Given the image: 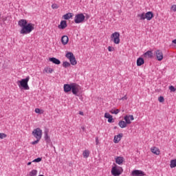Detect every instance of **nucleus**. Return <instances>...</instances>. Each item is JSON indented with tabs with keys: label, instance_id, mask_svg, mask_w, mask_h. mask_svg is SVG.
<instances>
[{
	"label": "nucleus",
	"instance_id": "a211bd4d",
	"mask_svg": "<svg viewBox=\"0 0 176 176\" xmlns=\"http://www.w3.org/2000/svg\"><path fill=\"white\" fill-rule=\"evenodd\" d=\"M50 61H51V63H53V64H56V65H60V64H61V61L54 57L50 58Z\"/></svg>",
	"mask_w": 176,
	"mask_h": 176
},
{
	"label": "nucleus",
	"instance_id": "f03ea898",
	"mask_svg": "<svg viewBox=\"0 0 176 176\" xmlns=\"http://www.w3.org/2000/svg\"><path fill=\"white\" fill-rule=\"evenodd\" d=\"M28 82H30V76H27L25 78H23L21 80H18L16 83L19 89H23L24 90H30Z\"/></svg>",
	"mask_w": 176,
	"mask_h": 176
},
{
	"label": "nucleus",
	"instance_id": "a19ab883",
	"mask_svg": "<svg viewBox=\"0 0 176 176\" xmlns=\"http://www.w3.org/2000/svg\"><path fill=\"white\" fill-rule=\"evenodd\" d=\"M171 10H173V12H176V5H173L171 6Z\"/></svg>",
	"mask_w": 176,
	"mask_h": 176
},
{
	"label": "nucleus",
	"instance_id": "09e8293b",
	"mask_svg": "<svg viewBox=\"0 0 176 176\" xmlns=\"http://www.w3.org/2000/svg\"><path fill=\"white\" fill-rule=\"evenodd\" d=\"M32 162H28V166H31Z\"/></svg>",
	"mask_w": 176,
	"mask_h": 176
},
{
	"label": "nucleus",
	"instance_id": "aec40b11",
	"mask_svg": "<svg viewBox=\"0 0 176 176\" xmlns=\"http://www.w3.org/2000/svg\"><path fill=\"white\" fill-rule=\"evenodd\" d=\"M144 57H146L147 58H153V53L152 51H147L144 54Z\"/></svg>",
	"mask_w": 176,
	"mask_h": 176
},
{
	"label": "nucleus",
	"instance_id": "6ab92c4d",
	"mask_svg": "<svg viewBox=\"0 0 176 176\" xmlns=\"http://www.w3.org/2000/svg\"><path fill=\"white\" fill-rule=\"evenodd\" d=\"M104 118H106V119H108L109 123H113V118L112 117V116L111 114H109V113H105Z\"/></svg>",
	"mask_w": 176,
	"mask_h": 176
},
{
	"label": "nucleus",
	"instance_id": "58836bf2",
	"mask_svg": "<svg viewBox=\"0 0 176 176\" xmlns=\"http://www.w3.org/2000/svg\"><path fill=\"white\" fill-rule=\"evenodd\" d=\"M52 9H58V5L54 3L52 5Z\"/></svg>",
	"mask_w": 176,
	"mask_h": 176
},
{
	"label": "nucleus",
	"instance_id": "f8f14e48",
	"mask_svg": "<svg viewBox=\"0 0 176 176\" xmlns=\"http://www.w3.org/2000/svg\"><path fill=\"white\" fill-rule=\"evenodd\" d=\"M122 138H123V133H119L118 135H115L113 142L115 144H118V142L120 141V140H122Z\"/></svg>",
	"mask_w": 176,
	"mask_h": 176
},
{
	"label": "nucleus",
	"instance_id": "e433bc0d",
	"mask_svg": "<svg viewBox=\"0 0 176 176\" xmlns=\"http://www.w3.org/2000/svg\"><path fill=\"white\" fill-rule=\"evenodd\" d=\"M158 101H159L160 102H164V98L163 96H160V97L158 98Z\"/></svg>",
	"mask_w": 176,
	"mask_h": 176
},
{
	"label": "nucleus",
	"instance_id": "c03bdc74",
	"mask_svg": "<svg viewBox=\"0 0 176 176\" xmlns=\"http://www.w3.org/2000/svg\"><path fill=\"white\" fill-rule=\"evenodd\" d=\"M172 43H175V45H176V39H174V40L172 41Z\"/></svg>",
	"mask_w": 176,
	"mask_h": 176
},
{
	"label": "nucleus",
	"instance_id": "c756f323",
	"mask_svg": "<svg viewBox=\"0 0 176 176\" xmlns=\"http://www.w3.org/2000/svg\"><path fill=\"white\" fill-rule=\"evenodd\" d=\"M63 67H64V68H68L71 67V63H69V62L65 61L63 63Z\"/></svg>",
	"mask_w": 176,
	"mask_h": 176
},
{
	"label": "nucleus",
	"instance_id": "20e7f679",
	"mask_svg": "<svg viewBox=\"0 0 176 176\" xmlns=\"http://www.w3.org/2000/svg\"><path fill=\"white\" fill-rule=\"evenodd\" d=\"M65 57L69 60L72 65H76V64H78V62H76V58L72 52H67Z\"/></svg>",
	"mask_w": 176,
	"mask_h": 176
},
{
	"label": "nucleus",
	"instance_id": "39448f33",
	"mask_svg": "<svg viewBox=\"0 0 176 176\" xmlns=\"http://www.w3.org/2000/svg\"><path fill=\"white\" fill-rule=\"evenodd\" d=\"M32 134L36 140H41L42 138V129L41 128H36L33 130Z\"/></svg>",
	"mask_w": 176,
	"mask_h": 176
},
{
	"label": "nucleus",
	"instance_id": "8fccbe9b",
	"mask_svg": "<svg viewBox=\"0 0 176 176\" xmlns=\"http://www.w3.org/2000/svg\"><path fill=\"white\" fill-rule=\"evenodd\" d=\"M0 19H1V12H0Z\"/></svg>",
	"mask_w": 176,
	"mask_h": 176
},
{
	"label": "nucleus",
	"instance_id": "4468645a",
	"mask_svg": "<svg viewBox=\"0 0 176 176\" xmlns=\"http://www.w3.org/2000/svg\"><path fill=\"white\" fill-rule=\"evenodd\" d=\"M132 175L144 176L145 173L142 170H135L132 171Z\"/></svg>",
	"mask_w": 176,
	"mask_h": 176
},
{
	"label": "nucleus",
	"instance_id": "de8ad7c7",
	"mask_svg": "<svg viewBox=\"0 0 176 176\" xmlns=\"http://www.w3.org/2000/svg\"><path fill=\"white\" fill-rule=\"evenodd\" d=\"M82 130H83V131H85V126H81Z\"/></svg>",
	"mask_w": 176,
	"mask_h": 176
},
{
	"label": "nucleus",
	"instance_id": "c85d7f7f",
	"mask_svg": "<svg viewBox=\"0 0 176 176\" xmlns=\"http://www.w3.org/2000/svg\"><path fill=\"white\" fill-rule=\"evenodd\" d=\"M45 71L47 74H52V72H53L54 71V69H53L52 68H50V67H46V68H45Z\"/></svg>",
	"mask_w": 176,
	"mask_h": 176
},
{
	"label": "nucleus",
	"instance_id": "473e14b6",
	"mask_svg": "<svg viewBox=\"0 0 176 176\" xmlns=\"http://www.w3.org/2000/svg\"><path fill=\"white\" fill-rule=\"evenodd\" d=\"M36 174H38V170H32L30 173V176H36Z\"/></svg>",
	"mask_w": 176,
	"mask_h": 176
},
{
	"label": "nucleus",
	"instance_id": "cd10ccee",
	"mask_svg": "<svg viewBox=\"0 0 176 176\" xmlns=\"http://www.w3.org/2000/svg\"><path fill=\"white\" fill-rule=\"evenodd\" d=\"M170 168H174L175 167H176V160H170Z\"/></svg>",
	"mask_w": 176,
	"mask_h": 176
},
{
	"label": "nucleus",
	"instance_id": "a878e982",
	"mask_svg": "<svg viewBox=\"0 0 176 176\" xmlns=\"http://www.w3.org/2000/svg\"><path fill=\"white\" fill-rule=\"evenodd\" d=\"M144 63V58H139L137 60V65L138 67H141V65H142Z\"/></svg>",
	"mask_w": 176,
	"mask_h": 176
},
{
	"label": "nucleus",
	"instance_id": "a18cd8bd",
	"mask_svg": "<svg viewBox=\"0 0 176 176\" xmlns=\"http://www.w3.org/2000/svg\"><path fill=\"white\" fill-rule=\"evenodd\" d=\"M79 115L83 116V111H79Z\"/></svg>",
	"mask_w": 176,
	"mask_h": 176
},
{
	"label": "nucleus",
	"instance_id": "f257e3e1",
	"mask_svg": "<svg viewBox=\"0 0 176 176\" xmlns=\"http://www.w3.org/2000/svg\"><path fill=\"white\" fill-rule=\"evenodd\" d=\"M35 25L31 23H28L20 31V34L22 35H27V34H31L34 30H35Z\"/></svg>",
	"mask_w": 176,
	"mask_h": 176
},
{
	"label": "nucleus",
	"instance_id": "423d86ee",
	"mask_svg": "<svg viewBox=\"0 0 176 176\" xmlns=\"http://www.w3.org/2000/svg\"><path fill=\"white\" fill-rule=\"evenodd\" d=\"M85 19H86V16L83 14H77L74 17V23L76 24H80V23L85 21Z\"/></svg>",
	"mask_w": 176,
	"mask_h": 176
},
{
	"label": "nucleus",
	"instance_id": "0eeeda50",
	"mask_svg": "<svg viewBox=\"0 0 176 176\" xmlns=\"http://www.w3.org/2000/svg\"><path fill=\"white\" fill-rule=\"evenodd\" d=\"M72 93L74 96H78V93L80 91V87L76 83H72Z\"/></svg>",
	"mask_w": 176,
	"mask_h": 176
},
{
	"label": "nucleus",
	"instance_id": "f3484780",
	"mask_svg": "<svg viewBox=\"0 0 176 176\" xmlns=\"http://www.w3.org/2000/svg\"><path fill=\"white\" fill-rule=\"evenodd\" d=\"M145 18L146 19V20H148V21H150V20L151 19H153V12L149 11V12H147L146 14H145Z\"/></svg>",
	"mask_w": 176,
	"mask_h": 176
},
{
	"label": "nucleus",
	"instance_id": "dca6fc26",
	"mask_svg": "<svg viewBox=\"0 0 176 176\" xmlns=\"http://www.w3.org/2000/svg\"><path fill=\"white\" fill-rule=\"evenodd\" d=\"M67 21H61L60 25H58V28L60 30H64L67 28Z\"/></svg>",
	"mask_w": 176,
	"mask_h": 176
},
{
	"label": "nucleus",
	"instance_id": "9b49d317",
	"mask_svg": "<svg viewBox=\"0 0 176 176\" xmlns=\"http://www.w3.org/2000/svg\"><path fill=\"white\" fill-rule=\"evenodd\" d=\"M44 138L47 142V144H50L52 140H50V137L49 136V130L46 129L44 131Z\"/></svg>",
	"mask_w": 176,
	"mask_h": 176
},
{
	"label": "nucleus",
	"instance_id": "412c9836",
	"mask_svg": "<svg viewBox=\"0 0 176 176\" xmlns=\"http://www.w3.org/2000/svg\"><path fill=\"white\" fill-rule=\"evenodd\" d=\"M74 17V13L68 12L63 15V18L65 20H69V19H72Z\"/></svg>",
	"mask_w": 176,
	"mask_h": 176
},
{
	"label": "nucleus",
	"instance_id": "37998d69",
	"mask_svg": "<svg viewBox=\"0 0 176 176\" xmlns=\"http://www.w3.org/2000/svg\"><path fill=\"white\" fill-rule=\"evenodd\" d=\"M120 100H127V96H124V97H122L121 99Z\"/></svg>",
	"mask_w": 176,
	"mask_h": 176
},
{
	"label": "nucleus",
	"instance_id": "7c9ffc66",
	"mask_svg": "<svg viewBox=\"0 0 176 176\" xmlns=\"http://www.w3.org/2000/svg\"><path fill=\"white\" fill-rule=\"evenodd\" d=\"M110 112L111 113H113V114H114V115H118V113H119V112H120V109H111V111H110Z\"/></svg>",
	"mask_w": 176,
	"mask_h": 176
},
{
	"label": "nucleus",
	"instance_id": "6e6552de",
	"mask_svg": "<svg viewBox=\"0 0 176 176\" xmlns=\"http://www.w3.org/2000/svg\"><path fill=\"white\" fill-rule=\"evenodd\" d=\"M122 173H123V169L122 168L113 166L111 169V174L113 176H119L120 174H122Z\"/></svg>",
	"mask_w": 176,
	"mask_h": 176
},
{
	"label": "nucleus",
	"instance_id": "393cba45",
	"mask_svg": "<svg viewBox=\"0 0 176 176\" xmlns=\"http://www.w3.org/2000/svg\"><path fill=\"white\" fill-rule=\"evenodd\" d=\"M82 156L85 159H87V157H89V156H90V151H89V150H85L82 152Z\"/></svg>",
	"mask_w": 176,
	"mask_h": 176
},
{
	"label": "nucleus",
	"instance_id": "5701e85b",
	"mask_svg": "<svg viewBox=\"0 0 176 176\" xmlns=\"http://www.w3.org/2000/svg\"><path fill=\"white\" fill-rule=\"evenodd\" d=\"M68 41H69V38H68L67 36H63L61 38V42L63 45H67L68 43Z\"/></svg>",
	"mask_w": 176,
	"mask_h": 176
},
{
	"label": "nucleus",
	"instance_id": "9d476101",
	"mask_svg": "<svg viewBox=\"0 0 176 176\" xmlns=\"http://www.w3.org/2000/svg\"><path fill=\"white\" fill-rule=\"evenodd\" d=\"M124 119L127 124H131V120H134V116L133 115H126L124 117Z\"/></svg>",
	"mask_w": 176,
	"mask_h": 176
},
{
	"label": "nucleus",
	"instance_id": "bb28decb",
	"mask_svg": "<svg viewBox=\"0 0 176 176\" xmlns=\"http://www.w3.org/2000/svg\"><path fill=\"white\" fill-rule=\"evenodd\" d=\"M123 157H117L116 158V163H117V164H122L123 163Z\"/></svg>",
	"mask_w": 176,
	"mask_h": 176
},
{
	"label": "nucleus",
	"instance_id": "c9c22d12",
	"mask_svg": "<svg viewBox=\"0 0 176 176\" xmlns=\"http://www.w3.org/2000/svg\"><path fill=\"white\" fill-rule=\"evenodd\" d=\"M169 90H170V91H172L173 93H174V91H176L175 87L174 86H173V85L169 87Z\"/></svg>",
	"mask_w": 176,
	"mask_h": 176
},
{
	"label": "nucleus",
	"instance_id": "f704fd0d",
	"mask_svg": "<svg viewBox=\"0 0 176 176\" xmlns=\"http://www.w3.org/2000/svg\"><path fill=\"white\" fill-rule=\"evenodd\" d=\"M39 162H42V158L38 157L32 161L33 163H39Z\"/></svg>",
	"mask_w": 176,
	"mask_h": 176
},
{
	"label": "nucleus",
	"instance_id": "2f4dec72",
	"mask_svg": "<svg viewBox=\"0 0 176 176\" xmlns=\"http://www.w3.org/2000/svg\"><path fill=\"white\" fill-rule=\"evenodd\" d=\"M138 17H140V20H145V19H146V17H145V13H142V14H138Z\"/></svg>",
	"mask_w": 176,
	"mask_h": 176
},
{
	"label": "nucleus",
	"instance_id": "1a4fd4ad",
	"mask_svg": "<svg viewBox=\"0 0 176 176\" xmlns=\"http://www.w3.org/2000/svg\"><path fill=\"white\" fill-rule=\"evenodd\" d=\"M154 54L156 55L158 61H162V60H163V52L160 50H156L154 52Z\"/></svg>",
	"mask_w": 176,
	"mask_h": 176
},
{
	"label": "nucleus",
	"instance_id": "4be33fe9",
	"mask_svg": "<svg viewBox=\"0 0 176 176\" xmlns=\"http://www.w3.org/2000/svg\"><path fill=\"white\" fill-rule=\"evenodd\" d=\"M118 126H120V127L121 129H124L126 127H127V122L125 121H123V120H120L119 122H118Z\"/></svg>",
	"mask_w": 176,
	"mask_h": 176
},
{
	"label": "nucleus",
	"instance_id": "49530a36",
	"mask_svg": "<svg viewBox=\"0 0 176 176\" xmlns=\"http://www.w3.org/2000/svg\"><path fill=\"white\" fill-rule=\"evenodd\" d=\"M96 143L98 144V138H96Z\"/></svg>",
	"mask_w": 176,
	"mask_h": 176
},
{
	"label": "nucleus",
	"instance_id": "72a5a7b5",
	"mask_svg": "<svg viewBox=\"0 0 176 176\" xmlns=\"http://www.w3.org/2000/svg\"><path fill=\"white\" fill-rule=\"evenodd\" d=\"M8 137V135L3 133H0V139L3 140V138H6Z\"/></svg>",
	"mask_w": 176,
	"mask_h": 176
},
{
	"label": "nucleus",
	"instance_id": "b1692460",
	"mask_svg": "<svg viewBox=\"0 0 176 176\" xmlns=\"http://www.w3.org/2000/svg\"><path fill=\"white\" fill-rule=\"evenodd\" d=\"M151 152L154 153V155H160V151L157 147L151 148Z\"/></svg>",
	"mask_w": 176,
	"mask_h": 176
},
{
	"label": "nucleus",
	"instance_id": "ddd939ff",
	"mask_svg": "<svg viewBox=\"0 0 176 176\" xmlns=\"http://www.w3.org/2000/svg\"><path fill=\"white\" fill-rule=\"evenodd\" d=\"M72 87V83L65 84L63 86L65 93H69V91H71Z\"/></svg>",
	"mask_w": 176,
	"mask_h": 176
},
{
	"label": "nucleus",
	"instance_id": "7ed1b4c3",
	"mask_svg": "<svg viewBox=\"0 0 176 176\" xmlns=\"http://www.w3.org/2000/svg\"><path fill=\"white\" fill-rule=\"evenodd\" d=\"M111 39L116 45H119L120 43V34L118 32L113 33Z\"/></svg>",
	"mask_w": 176,
	"mask_h": 176
},
{
	"label": "nucleus",
	"instance_id": "2eb2a0df",
	"mask_svg": "<svg viewBox=\"0 0 176 176\" xmlns=\"http://www.w3.org/2000/svg\"><path fill=\"white\" fill-rule=\"evenodd\" d=\"M27 24H28V22L25 19H20L18 22V25H19V27L21 28H23Z\"/></svg>",
	"mask_w": 176,
	"mask_h": 176
},
{
	"label": "nucleus",
	"instance_id": "ea45409f",
	"mask_svg": "<svg viewBox=\"0 0 176 176\" xmlns=\"http://www.w3.org/2000/svg\"><path fill=\"white\" fill-rule=\"evenodd\" d=\"M108 50L109 52H115V48L113 47L109 46Z\"/></svg>",
	"mask_w": 176,
	"mask_h": 176
},
{
	"label": "nucleus",
	"instance_id": "4c0bfd02",
	"mask_svg": "<svg viewBox=\"0 0 176 176\" xmlns=\"http://www.w3.org/2000/svg\"><path fill=\"white\" fill-rule=\"evenodd\" d=\"M39 141H41V139H36V140L32 142V144L36 145V144H38V142H39Z\"/></svg>",
	"mask_w": 176,
	"mask_h": 176
},
{
	"label": "nucleus",
	"instance_id": "79ce46f5",
	"mask_svg": "<svg viewBox=\"0 0 176 176\" xmlns=\"http://www.w3.org/2000/svg\"><path fill=\"white\" fill-rule=\"evenodd\" d=\"M35 112H36V113H41V109L36 108V109H35Z\"/></svg>",
	"mask_w": 176,
	"mask_h": 176
}]
</instances>
